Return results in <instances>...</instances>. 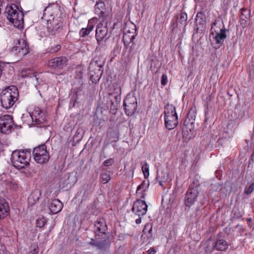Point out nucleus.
<instances>
[{
	"label": "nucleus",
	"mask_w": 254,
	"mask_h": 254,
	"mask_svg": "<svg viewBox=\"0 0 254 254\" xmlns=\"http://www.w3.org/2000/svg\"><path fill=\"white\" fill-rule=\"evenodd\" d=\"M132 27L131 28V32L127 33L124 32L123 41L124 45H128L130 44L131 42L134 41V39L136 36V28L135 25H132Z\"/></svg>",
	"instance_id": "22"
},
{
	"label": "nucleus",
	"mask_w": 254,
	"mask_h": 254,
	"mask_svg": "<svg viewBox=\"0 0 254 254\" xmlns=\"http://www.w3.org/2000/svg\"><path fill=\"white\" fill-rule=\"evenodd\" d=\"M5 14L7 19L14 27L18 28H23L24 14L21 7L20 9L15 4L7 5L5 9Z\"/></svg>",
	"instance_id": "1"
},
{
	"label": "nucleus",
	"mask_w": 254,
	"mask_h": 254,
	"mask_svg": "<svg viewBox=\"0 0 254 254\" xmlns=\"http://www.w3.org/2000/svg\"><path fill=\"white\" fill-rule=\"evenodd\" d=\"M82 131V129L78 128L75 132V136L76 137H78V135L81 133Z\"/></svg>",
	"instance_id": "53"
},
{
	"label": "nucleus",
	"mask_w": 254,
	"mask_h": 254,
	"mask_svg": "<svg viewBox=\"0 0 254 254\" xmlns=\"http://www.w3.org/2000/svg\"><path fill=\"white\" fill-rule=\"evenodd\" d=\"M125 113L127 116L132 115L137 108V99L134 96L127 95L124 101Z\"/></svg>",
	"instance_id": "12"
},
{
	"label": "nucleus",
	"mask_w": 254,
	"mask_h": 254,
	"mask_svg": "<svg viewBox=\"0 0 254 254\" xmlns=\"http://www.w3.org/2000/svg\"><path fill=\"white\" fill-rule=\"evenodd\" d=\"M64 17L61 6L58 3H54L49 4L45 8L42 18L45 20L64 22Z\"/></svg>",
	"instance_id": "4"
},
{
	"label": "nucleus",
	"mask_w": 254,
	"mask_h": 254,
	"mask_svg": "<svg viewBox=\"0 0 254 254\" xmlns=\"http://www.w3.org/2000/svg\"><path fill=\"white\" fill-rule=\"evenodd\" d=\"M86 28L89 31V32H91L93 30L94 26L90 23H88Z\"/></svg>",
	"instance_id": "51"
},
{
	"label": "nucleus",
	"mask_w": 254,
	"mask_h": 254,
	"mask_svg": "<svg viewBox=\"0 0 254 254\" xmlns=\"http://www.w3.org/2000/svg\"><path fill=\"white\" fill-rule=\"evenodd\" d=\"M249 75L251 78L254 77V66H253L252 68L250 69Z\"/></svg>",
	"instance_id": "50"
},
{
	"label": "nucleus",
	"mask_w": 254,
	"mask_h": 254,
	"mask_svg": "<svg viewBox=\"0 0 254 254\" xmlns=\"http://www.w3.org/2000/svg\"><path fill=\"white\" fill-rule=\"evenodd\" d=\"M119 131L117 128L110 127L107 131V136L110 142L107 144H109L112 142H115L118 140Z\"/></svg>",
	"instance_id": "25"
},
{
	"label": "nucleus",
	"mask_w": 254,
	"mask_h": 254,
	"mask_svg": "<svg viewBox=\"0 0 254 254\" xmlns=\"http://www.w3.org/2000/svg\"><path fill=\"white\" fill-rule=\"evenodd\" d=\"M90 32L86 28H82L79 31V35L81 37H85L88 35Z\"/></svg>",
	"instance_id": "42"
},
{
	"label": "nucleus",
	"mask_w": 254,
	"mask_h": 254,
	"mask_svg": "<svg viewBox=\"0 0 254 254\" xmlns=\"http://www.w3.org/2000/svg\"><path fill=\"white\" fill-rule=\"evenodd\" d=\"M194 121L195 116L193 113L190 111L184 121L182 130L183 138L186 140H190L193 137Z\"/></svg>",
	"instance_id": "9"
},
{
	"label": "nucleus",
	"mask_w": 254,
	"mask_h": 254,
	"mask_svg": "<svg viewBox=\"0 0 254 254\" xmlns=\"http://www.w3.org/2000/svg\"><path fill=\"white\" fill-rule=\"evenodd\" d=\"M254 190V184H251L250 186L245 188V192L247 194H249L253 192Z\"/></svg>",
	"instance_id": "41"
},
{
	"label": "nucleus",
	"mask_w": 254,
	"mask_h": 254,
	"mask_svg": "<svg viewBox=\"0 0 254 254\" xmlns=\"http://www.w3.org/2000/svg\"><path fill=\"white\" fill-rule=\"evenodd\" d=\"M46 21H47V31L49 35L56 36L63 30L64 22L51 20Z\"/></svg>",
	"instance_id": "13"
},
{
	"label": "nucleus",
	"mask_w": 254,
	"mask_h": 254,
	"mask_svg": "<svg viewBox=\"0 0 254 254\" xmlns=\"http://www.w3.org/2000/svg\"><path fill=\"white\" fill-rule=\"evenodd\" d=\"M112 92L109 94H113L114 96H121V86L117 83H114L111 87Z\"/></svg>",
	"instance_id": "32"
},
{
	"label": "nucleus",
	"mask_w": 254,
	"mask_h": 254,
	"mask_svg": "<svg viewBox=\"0 0 254 254\" xmlns=\"http://www.w3.org/2000/svg\"><path fill=\"white\" fill-rule=\"evenodd\" d=\"M156 253V251L153 247L151 248L147 251V254H155Z\"/></svg>",
	"instance_id": "49"
},
{
	"label": "nucleus",
	"mask_w": 254,
	"mask_h": 254,
	"mask_svg": "<svg viewBox=\"0 0 254 254\" xmlns=\"http://www.w3.org/2000/svg\"><path fill=\"white\" fill-rule=\"evenodd\" d=\"M12 51L19 53L22 56H25L29 52V46L25 40L20 39L12 48Z\"/></svg>",
	"instance_id": "19"
},
{
	"label": "nucleus",
	"mask_w": 254,
	"mask_h": 254,
	"mask_svg": "<svg viewBox=\"0 0 254 254\" xmlns=\"http://www.w3.org/2000/svg\"><path fill=\"white\" fill-rule=\"evenodd\" d=\"M135 222L137 224H139L141 222V216H138V218L136 219Z\"/></svg>",
	"instance_id": "54"
},
{
	"label": "nucleus",
	"mask_w": 254,
	"mask_h": 254,
	"mask_svg": "<svg viewBox=\"0 0 254 254\" xmlns=\"http://www.w3.org/2000/svg\"><path fill=\"white\" fill-rule=\"evenodd\" d=\"M67 59L64 57H56L49 60L48 66L54 69H62L67 65Z\"/></svg>",
	"instance_id": "18"
},
{
	"label": "nucleus",
	"mask_w": 254,
	"mask_h": 254,
	"mask_svg": "<svg viewBox=\"0 0 254 254\" xmlns=\"http://www.w3.org/2000/svg\"><path fill=\"white\" fill-rule=\"evenodd\" d=\"M215 25H216V22H213V23L211 24V34L212 35H213V26H215Z\"/></svg>",
	"instance_id": "55"
},
{
	"label": "nucleus",
	"mask_w": 254,
	"mask_h": 254,
	"mask_svg": "<svg viewBox=\"0 0 254 254\" xmlns=\"http://www.w3.org/2000/svg\"><path fill=\"white\" fill-rule=\"evenodd\" d=\"M178 116H173L165 117V124L166 127L169 130L174 128L178 125Z\"/></svg>",
	"instance_id": "24"
},
{
	"label": "nucleus",
	"mask_w": 254,
	"mask_h": 254,
	"mask_svg": "<svg viewBox=\"0 0 254 254\" xmlns=\"http://www.w3.org/2000/svg\"><path fill=\"white\" fill-rule=\"evenodd\" d=\"M33 156L36 163L40 164L47 163L50 158L49 153L45 144L35 147L33 150Z\"/></svg>",
	"instance_id": "8"
},
{
	"label": "nucleus",
	"mask_w": 254,
	"mask_h": 254,
	"mask_svg": "<svg viewBox=\"0 0 254 254\" xmlns=\"http://www.w3.org/2000/svg\"><path fill=\"white\" fill-rule=\"evenodd\" d=\"M198 195V190L197 187H193L190 185L188 189L185 198V202L186 206L190 207L196 201Z\"/></svg>",
	"instance_id": "14"
},
{
	"label": "nucleus",
	"mask_w": 254,
	"mask_h": 254,
	"mask_svg": "<svg viewBox=\"0 0 254 254\" xmlns=\"http://www.w3.org/2000/svg\"><path fill=\"white\" fill-rule=\"evenodd\" d=\"M152 231V228H151L150 229V230H149V231H148V233H149V234H151V233Z\"/></svg>",
	"instance_id": "59"
},
{
	"label": "nucleus",
	"mask_w": 254,
	"mask_h": 254,
	"mask_svg": "<svg viewBox=\"0 0 254 254\" xmlns=\"http://www.w3.org/2000/svg\"><path fill=\"white\" fill-rule=\"evenodd\" d=\"M105 63V59L103 56L95 57L92 62L91 63L90 69L94 68L95 70V71H90L91 79L93 80V82L99 81L101 77Z\"/></svg>",
	"instance_id": "6"
},
{
	"label": "nucleus",
	"mask_w": 254,
	"mask_h": 254,
	"mask_svg": "<svg viewBox=\"0 0 254 254\" xmlns=\"http://www.w3.org/2000/svg\"><path fill=\"white\" fill-rule=\"evenodd\" d=\"M40 195L41 192L38 190L32 191L28 198V204L30 205L35 204L39 199Z\"/></svg>",
	"instance_id": "29"
},
{
	"label": "nucleus",
	"mask_w": 254,
	"mask_h": 254,
	"mask_svg": "<svg viewBox=\"0 0 254 254\" xmlns=\"http://www.w3.org/2000/svg\"><path fill=\"white\" fill-rule=\"evenodd\" d=\"M46 223V219L42 217L41 218H39L37 220L36 222V225L37 227H38L39 228H42L45 226V225Z\"/></svg>",
	"instance_id": "37"
},
{
	"label": "nucleus",
	"mask_w": 254,
	"mask_h": 254,
	"mask_svg": "<svg viewBox=\"0 0 254 254\" xmlns=\"http://www.w3.org/2000/svg\"><path fill=\"white\" fill-rule=\"evenodd\" d=\"M0 254H6L5 248L2 245H0Z\"/></svg>",
	"instance_id": "48"
},
{
	"label": "nucleus",
	"mask_w": 254,
	"mask_h": 254,
	"mask_svg": "<svg viewBox=\"0 0 254 254\" xmlns=\"http://www.w3.org/2000/svg\"><path fill=\"white\" fill-rule=\"evenodd\" d=\"M124 46L127 51L128 54L127 55V62H130L133 56L135 54L136 52V48L134 41L131 42L130 44L127 45H124Z\"/></svg>",
	"instance_id": "28"
},
{
	"label": "nucleus",
	"mask_w": 254,
	"mask_h": 254,
	"mask_svg": "<svg viewBox=\"0 0 254 254\" xmlns=\"http://www.w3.org/2000/svg\"><path fill=\"white\" fill-rule=\"evenodd\" d=\"M188 19L187 14L185 12H182L181 14L180 21L181 23H186Z\"/></svg>",
	"instance_id": "40"
},
{
	"label": "nucleus",
	"mask_w": 254,
	"mask_h": 254,
	"mask_svg": "<svg viewBox=\"0 0 254 254\" xmlns=\"http://www.w3.org/2000/svg\"><path fill=\"white\" fill-rule=\"evenodd\" d=\"M159 184L160 185L162 186V181H159Z\"/></svg>",
	"instance_id": "60"
},
{
	"label": "nucleus",
	"mask_w": 254,
	"mask_h": 254,
	"mask_svg": "<svg viewBox=\"0 0 254 254\" xmlns=\"http://www.w3.org/2000/svg\"><path fill=\"white\" fill-rule=\"evenodd\" d=\"M250 15V11L249 10L245 8L241 9V14L240 18H244L245 19H248Z\"/></svg>",
	"instance_id": "36"
},
{
	"label": "nucleus",
	"mask_w": 254,
	"mask_h": 254,
	"mask_svg": "<svg viewBox=\"0 0 254 254\" xmlns=\"http://www.w3.org/2000/svg\"><path fill=\"white\" fill-rule=\"evenodd\" d=\"M212 245L218 251H225L228 248L227 242L223 240H217Z\"/></svg>",
	"instance_id": "30"
},
{
	"label": "nucleus",
	"mask_w": 254,
	"mask_h": 254,
	"mask_svg": "<svg viewBox=\"0 0 254 254\" xmlns=\"http://www.w3.org/2000/svg\"><path fill=\"white\" fill-rule=\"evenodd\" d=\"M121 100V96H114L113 94H109L107 97L108 107L110 108L111 112L115 114L120 105Z\"/></svg>",
	"instance_id": "17"
},
{
	"label": "nucleus",
	"mask_w": 254,
	"mask_h": 254,
	"mask_svg": "<svg viewBox=\"0 0 254 254\" xmlns=\"http://www.w3.org/2000/svg\"><path fill=\"white\" fill-rule=\"evenodd\" d=\"M144 232H145V229H144L143 230V233H144Z\"/></svg>",
	"instance_id": "64"
},
{
	"label": "nucleus",
	"mask_w": 254,
	"mask_h": 254,
	"mask_svg": "<svg viewBox=\"0 0 254 254\" xmlns=\"http://www.w3.org/2000/svg\"><path fill=\"white\" fill-rule=\"evenodd\" d=\"M196 25L197 26V29L200 31H205L206 25V17L204 12L200 11L197 13L195 19Z\"/></svg>",
	"instance_id": "20"
},
{
	"label": "nucleus",
	"mask_w": 254,
	"mask_h": 254,
	"mask_svg": "<svg viewBox=\"0 0 254 254\" xmlns=\"http://www.w3.org/2000/svg\"><path fill=\"white\" fill-rule=\"evenodd\" d=\"M63 207V204L59 199H54L49 205V209L53 214H57L60 212Z\"/></svg>",
	"instance_id": "23"
},
{
	"label": "nucleus",
	"mask_w": 254,
	"mask_h": 254,
	"mask_svg": "<svg viewBox=\"0 0 254 254\" xmlns=\"http://www.w3.org/2000/svg\"><path fill=\"white\" fill-rule=\"evenodd\" d=\"M167 82H168L167 76L166 74H163L161 77V83L162 85H165L167 84Z\"/></svg>",
	"instance_id": "45"
},
{
	"label": "nucleus",
	"mask_w": 254,
	"mask_h": 254,
	"mask_svg": "<svg viewBox=\"0 0 254 254\" xmlns=\"http://www.w3.org/2000/svg\"><path fill=\"white\" fill-rule=\"evenodd\" d=\"M240 19L241 25L243 27L246 26L247 24V19H245L244 18H240Z\"/></svg>",
	"instance_id": "47"
},
{
	"label": "nucleus",
	"mask_w": 254,
	"mask_h": 254,
	"mask_svg": "<svg viewBox=\"0 0 254 254\" xmlns=\"http://www.w3.org/2000/svg\"><path fill=\"white\" fill-rule=\"evenodd\" d=\"M207 243H208V244L210 245V244H212L213 242H212L210 240H209L208 241H207Z\"/></svg>",
	"instance_id": "58"
},
{
	"label": "nucleus",
	"mask_w": 254,
	"mask_h": 254,
	"mask_svg": "<svg viewBox=\"0 0 254 254\" xmlns=\"http://www.w3.org/2000/svg\"><path fill=\"white\" fill-rule=\"evenodd\" d=\"M148 206L144 200L137 199L134 202L132 211L138 216L144 215L147 212Z\"/></svg>",
	"instance_id": "16"
},
{
	"label": "nucleus",
	"mask_w": 254,
	"mask_h": 254,
	"mask_svg": "<svg viewBox=\"0 0 254 254\" xmlns=\"http://www.w3.org/2000/svg\"><path fill=\"white\" fill-rule=\"evenodd\" d=\"M205 122H206V118H205L204 120V123H205Z\"/></svg>",
	"instance_id": "62"
},
{
	"label": "nucleus",
	"mask_w": 254,
	"mask_h": 254,
	"mask_svg": "<svg viewBox=\"0 0 254 254\" xmlns=\"http://www.w3.org/2000/svg\"><path fill=\"white\" fill-rule=\"evenodd\" d=\"M206 111H205V117L206 116Z\"/></svg>",
	"instance_id": "63"
},
{
	"label": "nucleus",
	"mask_w": 254,
	"mask_h": 254,
	"mask_svg": "<svg viewBox=\"0 0 254 254\" xmlns=\"http://www.w3.org/2000/svg\"><path fill=\"white\" fill-rule=\"evenodd\" d=\"M109 0H98L95 5V13L99 15L101 20H110V12L106 7L105 2L108 3Z\"/></svg>",
	"instance_id": "11"
},
{
	"label": "nucleus",
	"mask_w": 254,
	"mask_h": 254,
	"mask_svg": "<svg viewBox=\"0 0 254 254\" xmlns=\"http://www.w3.org/2000/svg\"><path fill=\"white\" fill-rule=\"evenodd\" d=\"M145 182H143L141 184L138 186L136 190V193L139 194L140 193L139 191L142 189V191L140 192L141 195L140 196V198L141 199L144 198L145 196L144 192L146 190L147 187H145Z\"/></svg>",
	"instance_id": "34"
},
{
	"label": "nucleus",
	"mask_w": 254,
	"mask_h": 254,
	"mask_svg": "<svg viewBox=\"0 0 254 254\" xmlns=\"http://www.w3.org/2000/svg\"><path fill=\"white\" fill-rule=\"evenodd\" d=\"M142 171L145 179L147 178L149 176V165L147 162L144 163L142 166Z\"/></svg>",
	"instance_id": "35"
},
{
	"label": "nucleus",
	"mask_w": 254,
	"mask_h": 254,
	"mask_svg": "<svg viewBox=\"0 0 254 254\" xmlns=\"http://www.w3.org/2000/svg\"><path fill=\"white\" fill-rule=\"evenodd\" d=\"M111 241L109 238L97 241L96 248L102 252H107L110 249Z\"/></svg>",
	"instance_id": "27"
},
{
	"label": "nucleus",
	"mask_w": 254,
	"mask_h": 254,
	"mask_svg": "<svg viewBox=\"0 0 254 254\" xmlns=\"http://www.w3.org/2000/svg\"><path fill=\"white\" fill-rule=\"evenodd\" d=\"M31 157L30 150H15L11 155V161L13 166L16 169L24 168L29 165Z\"/></svg>",
	"instance_id": "3"
},
{
	"label": "nucleus",
	"mask_w": 254,
	"mask_h": 254,
	"mask_svg": "<svg viewBox=\"0 0 254 254\" xmlns=\"http://www.w3.org/2000/svg\"><path fill=\"white\" fill-rule=\"evenodd\" d=\"M165 117L177 116L176 108L172 104H167L164 107Z\"/></svg>",
	"instance_id": "31"
},
{
	"label": "nucleus",
	"mask_w": 254,
	"mask_h": 254,
	"mask_svg": "<svg viewBox=\"0 0 254 254\" xmlns=\"http://www.w3.org/2000/svg\"><path fill=\"white\" fill-rule=\"evenodd\" d=\"M61 48V47L60 45L56 44L54 46H51V47L49 49V52L51 53H54L59 51Z\"/></svg>",
	"instance_id": "39"
},
{
	"label": "nucleus",
	"mask_w": 254,
	"mask_h": 254,
	"mask_svg": "<svg viewBox=\"0 0 254 254\" xmlns=\"http://www.w3.org/2000/svg\"><path fill=\"white\" fill-rule=\"evenodd\" d=\"M252 219L251 218H249L247 219V221L248 223L249 222L250 223L252 221Z\"/></svg>",
	"instance_id": "57"
},
{
	"label": "nucleus",
	"mask_w": 254,
	"mask_h": 254,
	"mask_svg": "<svg viewBox=\"0 0 254 254\" xmlns=\"http://www.w3.org/2000/svg\"><path fill=\"white\" fill-rule=\"evenodd\" d=\"M111 24L110 20H101L96 29L95 38L97 42H106L111 36L108 32V26Z\"/></svg>",
	"instance_id": "7"
},
{
	"label": "nucleus",
	"mask_w": 254,
	"mask_h": 254,
	"mask_svg": "<svg viewBox=\"0 0 254 254\" xmlns=\"http://www.w3.org/2000/svg\"><path fill=\"white\" fill-rule=\"evenodd\" d=\"M114 163V159L113 158H110L105 160L103 162V165L105 166L109 167L112 166Z\"/></svg>",
	"instance_id": "43"
},
{
	"label": "nucleus",
	"mask_w": 254,
	"mask_h": 254,
	"mask_svg": "<svg viewBox=\"0 0 254 254\" xmlns=\"http://www.w3.org/2000/svg\"><path fill=\"white\" fill-rule=\"evenodd\" d=\"M104 41L97 42L98 46L95 50V53H98L100 52L102 50L104 49L105 45Z\"/></svg>",
	"instance_id": "38"
},
{
	"label": "nucleus",
	"mask_w": 254,
	"mask_h": 254,
	"mask_svg": "<svg viewBox=\"0 0 254 254\" xmlns=\"http://www.w3.org/2000/svg\"><path fill=\"white\" fill-rule=\"evenodd\" d=\"M15 127L21 128V126L15 125L13 118L10 115H4L0 117V131L3 133H8Z\"/></svg>",
	"instance_id": "10"
},
{
	"label": "nucleus",
	"mask_w": 254,
	"mask_h": 254,
	"mask_svg": "<svg viewBox=\"0 0 254 254\" xmlns=\"http://www.w3.org/2000/svg\"><path fill=\"white\" fill-rule=\"evenodd\" d=\"M100 179L101 182L103 184H106L111 180L110 172L106 171L101 174Z\"/></svg>",
	"instance_id": "33"
},
{
	"label": "nucleus",
	"mask_w": 254,
	"mask_h": 254,
	"mask_svg": "<svg viewBox=\"0 0 254 254\" xmlns=\"http://www.w3.org/2000/svg\"><path fill=\"white\" fill-rule=\"evenodd\" d=\"M19 92L15 86H9L2 90L0 94L1 106L6 109L12 107L17 101Z\"/></svg>",
	"instance_id": "2"
},
{
	"label": "nucleus",
	"mask_w": 254,
	"mask_h": 254,
	"mask_svg": "<svg viewBox=\"0 0 254 254\" xmlns=\"http://www.w3.org/2000/svg\"><path fill=\"white\" fill-rule=\"evenodd\" d=\"M225 31V29H221L220 32H217L215 34V35L213 36L212 38H211V35H210V42H212V39H214L216 42V44L218 45L217 47H215V48H219L220 45H222L223 44L224 40L227 37Z\"/></svg>",
	"instance_id": "21"
},
{
	"label": "nucleus",
	"mask_w": 254,
	"mask_h": 254,
	"mask_svg": "<svg viewBox=\"0 0 254 254\" xmlns=\"http://www.w3.org/2000/svg\"><path fill=\"white\" fill-rule=\"evenodd\" d=\"M11 71H13V68H10L9 69Z\"/></svg>",
	"instance_id": "61"
},
{
	"label": "nucleus",
	"mask_w": 254,
	"mask_h": 254,
	"mask_svg": "<svg viewBox=\"0 0 254 254\" xmlns=\"http://www.w3.org/2000/svg\"><path fill=\"white\" fill-rule=\"evenodd\" d=\"M107 230V225L103 219H99L95 221L94 231L96 239H99L100 236L105 235Z\"/></svg>",
	"instance_id": "15"
},
{
	"label": "nucleus",
	"mask_w": 254,
	"mask_h": 254,
	"mask_svg": "<svg viewBox=\"0 0 254 254\" xmlns=\"http://www.w3.org/2000/svg\"><path fill=\"white\" fill-rule=\"evenodd\" d=\"M124 32L130 33L131 32V28L129 29L127 25L124 28Z\"/></svg>",
	"instance_id": "52"
},
{
	"label": "nucleus",
	"mask_w": 254,
	"mask_h": 254,
	"mask_svg": "<svg viewBox=\"0 0 254 254\" xmlns=\"http://www.w3.org/2000/svg\"><path fill=\"white\" fill-rule=\"evenodd\" d=\"M9 206L4 199H0V220L4 219L8 215Z\"/></svg>",
	"instance_id": "26"
},
{
	"label": "nucleus",
	"mask_w": 254,
	"mask_h": 254,
	"mask_svg": "<svg viewBox=\"0 0 254 254\" xmlns=\"http://www.w3.org/2000/svg\"><path fill=\"white\" fill-rule=\"evenodd\" d=\"M3 71V66L1 65H0V77L1 76L2 73V72Z\"/></svg>",
	"instance_id": "56"
},
{
	"label": "nucleus",
	"mask_w": 254,
	"mask_h": 254,
	"mask_svg": "<svg viewBox=\"0 0 254 254\" xmlns=\"http://www.w3.org/2000/svg\"><path fill=\"white\" fill-rule=\"evenodd\" d=\"M97 241H98V240L96 238H95V240L92 239L91 241L89 243V244L91 246H94V247H96Z\"/></svg>",
	"instance_id": "46"
},
{
	"label": "nucleus",
	"mask_w": 254,
	"mask_h": 254,
	"mask_svg": "<svg viewBox=\"0 0 254 254\" xmlns=\"http://www.w3.org/2000/svg\"><path fill=\"white\" fill-rule=\"evenodd\" d=\"M32 250L29 251L27 254H37L38 253V247L37 245H33L32 246Z\"/></svg>",
	"instance_id": "44"
},
{
	"label": "nucleus",
	"mask_w": 254,
	"mask_h": 254,
	"mask_svg": "<svg viewBox=\"0 0 254 254\" xmlns=\"http://www.w3.org/2000/svg\"><path fill=\"white\" fill-rule=\"evenodd\" d=\"M22 120L28 126L32 125H41L46 121L45 112L40 108L36 107L31 114L23 115Z\"/></svg>",
	"instance_id": "5"
}]
</instances>
